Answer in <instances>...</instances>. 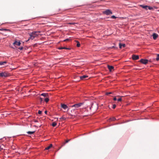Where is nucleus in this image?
<instances>
[{"mask_svg": "<svg viewBox=\"0 0 159 159\" xmlns=\"http://www.w3.org/2000/svg\"><path fill=\"white\" fill-rule=\"evenodd\" d=\"M116 107V104H113L112 107V108L113 109H115Z\"/></svg>", "mask_w": 159, "mask_h": 159, "instance_id": "obj_29", "label": "nucleus"}, {"mask_svg": "<svg viewBox=\"0 0 159 159\" xmlns=\"http://www.w3.org/2000/svg\"><path fill=\"white\" fill-rule=\"evenodd\" d=\"M18 49H19L20 50H21L23 49V48L22 47H20V48H19Z\"/></svg>", "mask_w": 159, "mask_h": 159, "instance_id": "obj_33", "label": "nucleus"}, {"mask_svg": "<svg viewBox=\"0 0 159 159\" xmlns=\"http://www.w3.org/2000/svg\"><path fill=\"white\" fill-rule=\"evenodd\" d=\"M77 45H76L77 46V47H80V43L78 41H77Z\"/></svg>", "mask_w": 159, "mask_h": 159, "instance_id": "obj_22", "label": "nucleus"}, {"mask_svg": "<svg viewBox=\"0 0 159 159\" xmlns=\"http://www.w3.org/2000/svg\"><path fill=\"white\" fill-rule=\"evenodd\" d=\"M66 118L65 117H61V118H60V119L61 120H66Z\"/></svg>", "mask_w": 159, "mask_h": 159, "instance_id": "obj_26", "label": "nucleus"}, {"mask_svg": "<svg viewBox=\"0 0 159 159\" xmlns=\"http://www.w3.org/2000/svg\"><path fill=\"white\" fill-rule=\"evenodd\" d=\"M113 99H114V101H116V100H117V99H116V97H114V98Z\"/></svg>", "mask_w": 159, "mask_h": 159, "instance_id": "obj_39", "label": "nucleus"}, {"mask_svg": "<svg viewBox=\"0 0 159 159\" xmlns=\"http://www.w3.org/2000/svg\"><path fill=\"white\" fill-rule=\"evenodd\" d=\"M70 141V139L66 140L65 141V142L63 143V145H62L59 148V149H60L62 147L64 146L65 144L66 143H68Z\"/></svg>", "mask_w": 159, "mask_h": 159, "instance_id": "obj_15", "label": "nucleus"}, {"mask_svg": "<svg viewBox=\"0 0 159 159\" xmlns=\"http://www.w3.org/2000/svg\"><path fill=\"white\" fill-rule=\"evenodd\" d=\"M140 7H142L143 8L145 9L146 10L148 9V6H143L142 5H140Z\"/></svg>", "mask_w": 159, "mask_h": 159, "instance_id": "obj_13", "label": "nucleus"}, {"mask_svg": "<svg viewBox=\"0 0 159 159\" xmlns=\"http://www.w3.org/2000/svg\"><path fill=\"white\" fill-rule=\"evenodd\" d=\"M158 11H159V10H158Z\"/></svg>", "mask_w": 159, "mask_h": 159, "instance_id": "obj_45", "label": "nucleus"}, {"mask_svg": "<svg viewBox=\"0 0 159 159\" xmlns=\"http://www.w3.org/2000/svg\"><path fill=\"white\" fill-rule=\"evenodd\" d=\"M13 44L15 46H19L21 44V43L20 41L17 42L16 40L13 43Z\"/></svg>", "mask_w": 159, "mask_h": 159, "instance_id": "obj_7", "label": "nucleus"}, {"mask_svg": "<svg viewBox=\"0 0 159 159\" xmlns=\"http://www.w3.org/2000/svg\"><path fill=\"white\" fill-rule=\"evenodd\" d=\"M52 144H50L47 147L45 148V150H48L50 149L51 148H52Z\"/></svg>", "mask_w": 159, "mask_h": 159, "instance_id": "obj_14", "label": "nucleus"}, {"mask_svg": "<svg viewBox=\"0 0 159 159\" xmlns=\"http://www.w3.org/2000/svg\"><path fill=\"white\" fill-rule=\"evenodd\" d=\"M35 132V131H28L27 132V133L29 134H34Z\"/></svg>", "mask_w": 159, "mask_h": 159, "instance_id": "obj_18", "label": "nucleus"}, {"mask_svg": "<svg viewBox=\"0 0 159 159\" xmlns=\"http://www.w3.org/2000/svg\"><path fill=\"white\" fill-rule=\"evenodd\" d=\"M111 48H116V47H114V46H112V47H111Z\"/></svg>", "mask_w": 159, "mask_h": 159, "instance_id": "obj_37", "label": "nucleus"}, {"mask_svg": "<svg viewBox=\"0 0 159 159\" xmlns=\"http://www.w3.org/2000/svg\"><path fill=\"white\" fill-rule=\"evenodd\" d=\"M9 76L8 74L4 72L0 73V77H7Z\"/></svg>", "mask_w": 159, "mask_h": 159, "instance_id": "obj_3", "label": "nucleus"}, {"mask_svg": "<svg viewBox=\"0 0 159 159\" xmlns=\"http://www.w3.org/2000/svg\"><path fill=\"white\" fill-rule=\"evenodd\" d=\"M40 101H43V98H40Z\"/></svg>", "mask_w": 159, "mask_h": 159, "instance_id": "obj_40", "label": "nucleus"}, {"mask_svg": "<svg viewBox=\"0 0 159 159\" xmlns=\"http://www.w3.org/2000/svg\"><path fill=\"white\" fill-rule=\"evenodd\" d=\"M0 30H3V31H10V30H9L7 29H0Z\"/></svg>", "mask_w": 159, "mask_h": 159, "instance_id": "obj_20", "label": "nucleus"}, {"mask_svg": "<svg viewBox=\"0 0 159 159\" xmlns=\"http://www.w3.org/2000/svg\"><path fill=\"white\" fill-rule=\"evenodd\" d=\"M63 49H69L68 48H65V47L63 48Z\"/></svg>", "mask_w": 159, "mask_h": 159, "instance_id": "obj_38", "label": "nucleus"}, {"mask_svg": "<svg viewBox=\"0 0 159 159\" xmlns=\"http://www.w3.org/2000/svg\"><path fill=\"white\" fill-rule=\"evenodd\" d=\"M45 101L46 102H47L49 100V99L48 98H46L44 99Z\"/></svg>", "mask_w": 159, "mask_h": 159, "instance_id": "obj_24", "label": "nucleus"}, {"mask_svg": "<svg viewBox=\"0 0 159 159\" xmlns=\"http://www.w3.org/2000/svg\"><path fill=\"white\" fill-rule=\"evenodd\" d=\"M69 110V108L68 109H67V111H68Z\"/></svg>", "mask_w": 159, "mask_h": 159, "instance_id": "obj_44", "label": "nucleus"}, {"mask_svg": "<svg viewBox=\"0 0 159 159\" xmlns=\"http://www.w3.org/2000/svg\"><path fill=\"white\" fill-rule=\"evenodd\" d=\"M30 39H33L34 38V37L32 35H31V34H30Z\"/></svg>", "mask_w": 159, "mask_h": 159, "instance_id": "obj_21", "label": "nucleus"}, {"mask_svg": "<svg viewBox=\"0 0 159 159\" xmlns=\"http://www.w3.org/2000/svg\"><path fill=\"white\" fill-rule=\"evenodd\" d=\"M61 107L64 109H66L68 108V107L66 105L62 103L61 104Z\"/></svg>", "mask_w": 159, "mask_h": 159, "instance_id": "obj_8", "label": "nucleus"}, {"mask_svg": "<svg viewBox=\"0 0 159 159\" xmlns=\"http://www.w3.org/2000/svg\"><path fill=\"white\" fill-rule=\"evenodd\" d=\"M152 36L153 39L155 40L158 36V35L157 34L154 33L152 35Z\"/></svg>", "mask_w": 159, "mask_h": 159, "instance_id": "obj_11", "label": "nucleus"}, {"mask_svg": "<svg viewBox=\"0 0 159 159\" xmlns=\"http://www.w3.org/2000/svg\"><path fill=\"white\" fill-rule=\"evenodd\" d=\"M119 46L120 48H122V47H123V48L125 47L126 45L125 44H122L121 43H120L119 44Z\"/></svg>", "mask_w": 159, "mask_h": 159, "instance_id": "obj_12", "label": "nucleus"}, {"mask_svg": "<svg viewBox=\"0 0 159 159\" xmlns=\"http://www.w3.org/2000/svg\"><path fill=\"white\" fill-rule=\"evenodd\" d=\"M93 104H92V106H91L90 107V110H91V108L93 107Z\"/></svg>", "mask_w": 159, "mask_h": 159, "instance_id": "obj_35", "label": "nucleus"}, {"mask_svg": "<svg viewBox=\"0 0 159 159\" xmlns=\"http://www.w3.org/2000/svg\"><path fill=\"white\" fill-rule=\"evenodd\" d=\"M111 18L113 19H116V17L115 16H112L111 17Z\"/></svg>", "mask_w": 159, "mask_h": 159, "instance_id": "obj_27", "label": "nucleus"}, {"mask_svg": "<svg viewBox=\"0 0 159 159\" xmlns=\"http://www.w3.org/2000/svg\"><path fill=\"white\" fill-rule=\"evenodd\" d=\"M148 60L146 59H141L140 60V62H141V63L146 64L148 62Z\"/></svg>", "mask_w": 159, "mask_h": 159, "instance_id": "obj_4", "label": "nucleus"}, {"mask_svg": "<svg viewBox=\"0 0 159 159\" xmlns=\"http://www.w3.org/2000/svg\"><path fill=\"white\" fill-rule=\"evenodd\" d=\"M117 100L118 102H120L122 101V98H119L117 99Z\"/></svg>", "mask_w": 159, "mask_h": 159, "instance_id": "obj_28", "label": "nucleus"}, {"mask_svg": "<svg viewBox=\"0 0 159 159\" xmlns=\"http://www.w3.org/2000/svg\"><path fill=\"white\" fill-rule=\"evenodd\" d=\"M7 63V62L6 61H3V62H0V65H4L5 64H6Z\"/></svg>", "mask_w": 159, "mask_h": 159, "instance_id": "obj_17", "label": "nucleus"}, {"mask_svg": "<svg viewBox=\"0 0 159 159\" xmlns=\"http://www.w3.org/2000/svg\"><path fill=\"white\" fill-rule=\"evenodd\" d=\"M139 56L138 55H133L132 56V58L134 60H138L139 59Z\"/></svg>", "mask_w": 159, "mask_h": 159, "instance_id": "obj_6", "label": "nucleus"}, {"mask_svg": "<svg viewBox=\"0 0 159 159\" xmlns=\"http://www.w3.org/2000/svg\"><path fill=\"white\" fill-rule=\"evenodd\" d=\"M103 13L107 15H109L112 14V12L110 9H107L103 11Z\"/></svg>", "mask_w": 159, "mask_h": 159, "instance_id": "obj_1", "label": "nucleus"}, {"mask_svg": "<svg viewBox=\"0 0 159 159\" xmlns=\"http://www.w3.org/2000/svg\"><path fill=\"white\" fill-rule=\"evenodd\" d=\"M112 93V92H109V93L107 92L106 93V95H108L110 94H111Z\"/></svg>", "mask_w": 159, "mask_h": 159, "instance_id": "obj_25", "label": "nucleus"}, {"mask_svg": "<svg viewBox=\"0 0 159 159\" xmlns=\"http://www.w3.org/2000/svg\"><path fill=\"white\" fill-rule=\"evenodd\" d=\"M47 111H45V114H47Z\"/></svg>", "mask_w": 159, "mask_h": 159, "instance_id": "obj_41", "label": "nucleus"}, {"mask_svg": "<svg viewBox=\"0 0 159 159\" xmlns=\"http://www.w3.org/2000/svg\"><path fill=\"white\" fill-rule=\"evenodd\" d=\"M156 60L157 61L159 60V54H158L157 55V57L156 58Z\"/></svg>", "mask_w": 159, "mask_h": 159, "instance_id": "obj_23", "label": "nucleus"}, {"mask_svg": "<svg viewBox=\"0 0 159 159\" xmlns=\"http://www.w3.org/2000/svg\"><path fill=\"white\" fill-rule=\"evenodd\" d=\"M42 111L40 110H39L38 112V113L39 114H41L42 113Z\"/></svg>", "mask_w": 159, "mask_h": 159, "instance_id": "obj_30", "label": "nucleus"}, {"mask_svg": "<svg viewBox=\"0 0 159 159\" xmlns=\"http://www.w3.org/2000/svg\"><path fill=\"white\" fill-rule=\"evenodd\" d=\"M75 24L76 23H68V24H70V25H75Z\"/></svg>", "mask_w": 159, "mask_h": 159, "instance_id": "obj_32", "label": "nucleus"}, {"mask_svg": "<svg viewBox=\"0 0 159 159\" xmlns=\"http://www.w3.org/2000/svg\"><path fill=\"white\" fill-rule=\"evenodd\" d=\"M2 149V148H1V146H0V151Z\"/></svg>", "mask_w": 159, "mask_h": 159, "instance_id": "obj_42", "label": "nucleus"}, {"mask_svg": "<svg viewBox=\"0 0 159 159\" xmlns=\"http://www.w3.org/2000/svg\"><path fill=\"white\" fill-rule=\"evenodd\" d=\"M69 40V39H66L64 40V41H65H65H68V40Z\"/></svg>", "mask_w": 159, "mask_h": 159, "instance_id": "obj_36", "label": "nucleus"}, {"mask_svg": "<svg viewBox=\"0 0 159 159\" xmlns=\"http://www.w3.org/2000/svg\"><path fill=\"white\" fill-rule=\"evenodd\" d=\"M41 96H43L44 97H46L48 96V94L46 93H43L41 94Z\"/></svg>", "mask_w": 159, "mask_h": 159, "instance_id": "obj_16", "label": "nucleus"}, {"mask_svg": "<svg viewBox=\"0 0 159 159\" xmlns=\"http://www.w3.org/2000/svg\"><path fill=\"white\" fill-rule=\"evenodd\" d=\"M80 80H84L85 79L88 77V76L86 75H84L82 76H80Z\"/></svg>", "mask_w": 159, "mask_h": 159, "instance_id": "obj_9", "label": "nucleus"}, {"mask_svg": "<svg viewBox=\"0 0 159 159\" xmlns=\"http://www.w3.org/2000/svg\"><path fill=\"white\" fill-rule=\"evenodd\" d=\"M111 120L112 121H114L116 120V119L115 118L113 117L111 119Z\"/></svg>", "mask_w": 159, "mask_h": 159, "instance_id": "obj_34", "label": "nucleus"}, {"mask_svg": "<svg viewBox=\"0 0 159 159\" xmlns=\"http://www.w3.org/2000/svg\"><path fill=\"white\" fill-rule=\"evenodd\" d=\"M40 33V31H39L34 32H32L31 34V35H32L35 38V37H36L38 35V34H37V33Z\"/></svg>", "mask_w": 159, "mask_h": 159, "instance_id": "obj_5", "label": "nucleus"}, {"mask_svg": "<svg viewBox=\"0 0 159 159\" xmlns=\"http://www.w3.org/2000/svg\"><path fill=\"white\" fill-rule=\"evenodd\" d=\"M57 123L56 122H53L52 125L53 127H55L57 125Z\"/></svg>", "mask_w": 159, "mask_h": 159, "instance_id": "obj_19", "label": "nucleus"}, {"mask_svg": "<svg viewBox=\"0 0 159 159\" xmlns=\"http://www.w3.org/2000/svg\"><path fill=\"white\" fill-rule=\"evenodd\" d=\"M107 67L110 71H111L112 70L114 69V67L112 66L108 65Z\"/></svg>", "mask_w": 159, "mask_h": 159, "instance_id": "obj_10", "label": "nucleus"}, {"mask_svg": "<svg viewBox=\"0 0 159 159\" xmlns=\"http://www.w3.org/2000/svg\"><path fill=\"white\" fill-rule=\"evenodd\" d=\"M83 104H84L83 102L75 104L71 106V107H75V108H78L80 107L81 106L83 105Z\"/></svg>", "mask_w": 159, "mask_h": 159, "instance_id": "obj_2", "label": "nucleus"}, {"mask_svg": "<svg viewBox=\"0 0 159 159\" xmlns=\"http://www.w3.org/2000/svg\"><path fill=\"white\" fill-rule=\"evenodd\" d=\"M63 49V48H59V49Z\"/></svg>", "mask_w": 159, "mask_h": 159, "instance_id": "obj_43", "label": "nucleus"}, {"mask_svg": "<svg viewBox=\"0 0 159 159\" xmlns=\"http://www.w3.org/2000/svg\"><path fill=\"white\" fill-rule=\"evenodd\" d=\"M148 9L149 10H152L153 9L152 7H149V6H148Z\"/></svg>", "mask_w": 159, "mask_h": 159, "instance_id": "obj_31", "label": "nucleus"}]
</instances>
